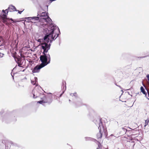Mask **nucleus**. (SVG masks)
I'll return each mask as SVG.
<instances>
[{
	"label": "nucleus",
	"instance_id": "nucleus-33",
	"mask_svg": "<svg viewBox=\"0 0 149 149\" xmlns=\"http://www.w3.org/2000/svg\"><path fill=\"white\" fill-rule=\"evenodd\" d=\"M69 102H70L71 101V100H69Z\"/></svg>",
	"mask_w": 149,
	"mask_h": 149
},
{
	"label": "nucleus",
	"instance_id": "nucleus-3",
	"mask_svg": "<svg viewBox=\"0 0 149 149\" xmlns=\"http://www.w3.org/2000/svg\"><path fill=\"white\" fill-rule=\"evenodd\" d=\"M51 44L47 45L45 42L42 44V48L43 50V55H41L40 60L42 63L41 65L45 67L50 63V56L49 54H46L48 50L49 49Z\"/></svg>",
	"mask_w": 149,
	"mask_h": 149
},
{
	"label": "nucleus",
	"instance_id": "nucleus-5",
	"mask_svg": "<svg viewBox=\"0 0 149 149\" xmlns=\"http://www.w3.org/2000/svg\"><path fill=\"white\" fill-rule=\"evenodd\" d=\"M43 97H41V100L38 102V103L42 104L43 103H51L52 101V96L48 95H43Z\"/></svg>",
	"mask_w": 149,
	"mask_h": 149
},
{
	"label": "nucleus",
	"instance_id": "nucleus-21",
	"mask_svg": "<svg viewBox=\"0 0 149 149\" xmlns=\"http://www.w3.org/2000/svg\"><path fill=\"white\" fill-rule=\"evenodd\" d=\"M147 77L148 78V80L149 82V74L147 76Z\"/></svg>",
	"mask_w": 149,
	"mask_h": 149
},
{
	"label": "nucleus",
	"instance_id": "nucleus-36",
	"mask_svg": "<svg viewBox=\"0 0 149 149\" xmlns=\"http://www.w3.org/2000/svg\"><path fill=\"white\" fill-rule=\"evenodd\" d=\"M47 8H48V6H47Z\"/></svg>",
	"mask_w": 149,
	"mask_h": 149
},
{
	"label": "nucleus",
	"instance_id": "nucleus-13",
	"mask_svg": "<svg viewBox=\"0 0 149 149\" xmlns=\"http://www.w3.org/2000/svg\"><path fill=\"white\" fill-rule=\"evenodd\" d=\"M15 60L17 63H20L22 61L21 58H15Z\"/></svg>",
	"mask_w": 149,
	"mask_h": 149
},
{
	"label": "nucleus",
	"instance_id": "nucleus-18",
	"mask_svg": "<svg viewBox=\"0 0 149 149\" xmlns=\"http://www.w3.org/2000/svg\"><path fill=\"white\" fill-rule=\"evenodd\" d=\"M147 93L148 94V98H147V99L149 100V91H148V90H147Z\"/></svg>",
	"mask_w": 149,
	"mask_h": 149
},
{
	"label": "nucleus",
	"instance_id": "nucleus-15",
	"mask_svg": "<svg viewBox=\"0 0 149 149\" xmlns=\"http://www.w3.org/2000/svg\"><path fill=\"white\" fill-rule=\"evenodd\" d=\"M85 139L86 141L92 140L93 139L91 138L87 137H85Z\"/></svg>",
	"mask_w": 149,
	"mask_h": 149
},
{
	"label": "nucleus",
	"instance_id": "nucleus-16",
	"mask_svg": "<svg viewBox=\"0 0 149 149\" xmlns=\"http://www.w3.org/2000/svg\"><path fill=\"white\" fill-rule=\"evenodd\" d=\"M149 123V120L148 119H147V120H145V125H144L145 127L146 126H147Z\"/></svg>",
	"mask_w": 149,
	"mask_h": 149
},
{
	"label": "nucleus",
	"instance_id": "nucleus-2",
	"mask_svg": "<svg viewBox=\"0 0 149 149\" xmlns=\"http://www.w3.org/2000/svg\"><path fill=\"white\" fill-rule=\"evenodd\" d=\"M27 18L28 19V20H31L32 22L36 23L39 21L40 23V26H42L43 27H48V26L46 25L51 20L46 12H42L40 14H38L37 17H30Z\"/></svg>",
	"mask_w": 149,
	"mask_h": 149
},
{
	"label": "nucleus",
	"instance_id": "nucleus-1",
	"mask_svg": "<svg viewBox=\"0 0 149 149\" xmlns=\"http://www.w3.org/2000/svg\"><path fill=\"white\" fill-rule=\"evenodd\" d=\"M45 36L43 39H39L38 40V42L42 44L43 42L47 43L50 41V43H52V41L55 40L60 34V32L59 28L56 26L51 24L48 26V27H44L43 31Z\"/></svg>",
	"mask_w": 149,
	"mask_h": 149
},
{
	"label": "nucleus",
	"instance_id": "nucleus-37",
	"mask_svg": "<svg viewBox=\"0 0 149 149\" xmlns=\"http://www.w3.org/2000/svg\"><path fill=\"white\" fill-rule=\"evenodd\" d=\"M129 90V89H128L127 90Z\"/></svg>",
	"mask_w": 149,
	"mask_h": 149
},
{
	"label": "nucleus",
	"instance_id": "nucleus-26",
	"mask_svg": "<svg viewBox=\"0 0 149 149\" xmlns=\"http://www.w3.org/2000/svg\"><path fill=\"white\" fill-rule=\"evenodd\" d=\"M64 83H65V82H63V84H62V86H63V87H64Z\"/></svg>",
	"mask_w": 149,
	"mask_h": 149
},
{
	"label": "nucleus",
	"instance_id": "nucleus-30",
	"mask_svg": "<svg viewBox=\"0 0 149 149\" xmlns=\"http://www.w3.org/2000/svg\"><path fill=\"white\" fill-rule=\"evenodd\" d=\"M110 136H113V134H111V135Z\"/></svg>",
	"mask_w": 149,
	"mask_h": 149
},
{
	"label": "nucleus",
	"instance_id": "nucleus-28",
	"mask_svg": "<svg viewBox=\"0 0 149 149\" xmlns=\"http://www.w3.org/2000/svg\"><path fill=\"white\" fill-rule=\"evenodd\" d=\"M68 146H69V147H68V148H71V146H70V145H68Z\"/></svg>",
	"mask_w": 149,
	"mask_h": 149
},
{
	"label": "nucleus",
	"instance_id": "nucleus-10",
	"mask_svg": "<svg viewBox=\"0 0 149 149\" xmlns=\"http://www.w3.org/2000/svg\"><path fill=\"white\" fill-rule=\"evenodd\" d=\"M37 78L36 77H34L33 80H31V83L32 84L34 85H36V82H37Z\"/></svg>",
	"mask_w": 149,
	"mask_h": 149
},
{
	"label": "nucleus",
	"instance_id": "nucleus-12",
	"mask_svg": "<svg viewBox=\"0 0 149 149\" xmlns=\"http://www.w3.org/2000/svg\"><path fill=\"white\" fill-rule=\"evenodd\" d=\"M5 47L4 45L1 44L0 45V51H2L4 49Z\"/></svg>",
	"mask_w": 149,
	"mask_h": 149
},
{
	"label": "nucleus",
	"instance_id": "nucleus-24",
	"mask_svg": "<svg viewBox=\"0 0 149 149\" xmlns=\"http://www.w3.org/2000/svg\"><path fill=\"white\" fill-rule=\"evenodd\" d=\"M5 11H6V10H2V12H3V13H5V14H6V12H5Z\"/></svg>",
	"mask_w": 149,
	"mask_h": 149
},
{
	"label": "nucleus",
	"instance_id": "nucleus-7",
	"mask_svg": "<svg viewBox=\"0 0 149 149\" xmlns=\"http://www.w3.org/2000/svg\"><path fill=\"white\" fill-rule=\"evenodd\" d=\"M43 67H44V66H43L42 65H41V64L40 65H37L33 68L32 70V72L33 73L38 72H39L40 69Z\"/></svg>",
	"mask_w": 149,
	"mask_h": 149
},
{
	"label": "nucleus",
	"instance_id": "nucleus-6",
	"mask_svg": "<svg viewBox=\"0 0 149 149\" xmlns=\"http://www.w3.org/2000/svg\"><path fill=\"white\" fill-rule=\"evenodd\" d=\"M6 14H3L1 16V18L2 19L3 23H6V24H8V21H9L11 20L13 22L15 23L17 21H14L12 18L10 19L7 17V16L6 15Z\"/></svg>",
	"mask_w": 149,
	"mask_h": 149
},
{
	"label": "nucleus",
	"instance_id": "nucleus-29",
	"mask_svg": "<svg viewBox=\"0 0 149 149\" xmlns=\"http://www.w3.org/2000/svg\"><path fill=\"white\" fill-rule=\"evenodd\" d=\"M118 86V87H119L120 88L122 89V88H121V87H120V86Z\"/></svg>",
	"mask_w": 149,
	"mask_h": 149
},
{
	"label": "nucleus",
	"instance_id": "nucleus-11",
	"mask_svg": "<svg viewBox=\"0 0 149 149\" xmlns=\"http://www.w3.org/2000/svg\"><path fill=\"white\" fill-rule=\"evenodd\" d=\"M127 131V130L125 128L122 127L121 128V132L122 133V134H124L126 133V132Z\"/></svg>",
	"mask_w": 149,
	"mask_h": 149
},
{
	"label": "nucleus",
	"instance_id": "nucleus-22",
	"mask_svg": "<svg viewBox=\"0 0 149 149\" xmlns=\"http://www.w3.org/2000/svg\"><path fill=\"white\" fill-rule=\"evenodd\" d=\"M18 13L20 14H21V13H22V11H19L18 10Z\"/></svg>",
	"mask_w": 149,
	"mask_h": 149
},
{
	"label": "nucleus",
	"instance_id": "nucleus-4",
	"mask_svg": "<svg viewBox=\"0 0 149 149\" xmlns=\"http://www.w3.org/2000/svg\"><path fill=\"white\" fill-rule=\"evenodd\" d=\"M96 125L98 126V129L99 130V132L97 133L96 135L97 138L98 139L102 138L103 133H105L106 132V130L104 129L101 121L100 119H98L95 122Z\"/></svg>",
	"mask_w": 149,
	"mask_h": 149
},
{
	"label": "nucleus",
	"instance_id": "nucleus-14",
	"mask_svg": "<svg viewBox=\"0 0 149 149\" xmlns=\"http://www.w3.org/2000/svg\"><path fill=\"white\" fill-rule=\"evenodd\" d=\"M70 95L72 97L74 96L75 98L77 97V95L76 93H70Z\"/></svg>",
	"mask_w": 149,
	"mask_h": 149
},
{
	"label": "nucleus",
	"instance_id": "nucleus-20",
	"mask_svg": "<svg viewBox=\"0 0 149 149\" xmlns=\"http://www.w3.org/2000/svg\"><path fill=\"white\" fill-rule=\"evenodd\" d=\"M17 63L18 64V66L19 67H21V65H22V64L21 63Z\"/></svg>",
	"mask_w": 149,
	"mask_h": 149
},
{
	"label": "nucleus",
	"instance_id": "nucleus-38",
	"mask_svg": "<svg viewBox=\"0 0 149 149\" xmlns=\"http://www.w3.org/2000/svg\"><path fill=\"white\" fill-rule=\"evenodd\" d=\"M1 114V113H0V114Z\"/></svg>",
	"mask_w": 149,
	"mask_h": 149
},
{
	"label": "nucleus",
	"instance_id": "nucleus-31",
	"mask_svg": "<svg viewBox=\"0 0 149 149\" xmlns=\"http://www.w3.org/2000/svg\"><path fill=\"white\" fill-rule=\"evenodd\" d=\"M66 86H65V90H66Z\"/></svg>",
	"mask_w": 149,
	"mask_h": 149
},
{
	"label": "nucleus",
	"instance_id": "nucleus-32",
	"mask_svg": "<svg viewBox=\"0 0 149 149\" xmlns=\"http://www.w3.org/2000/svg\"><path fill=\"white\" fill-rule=\"evenodd\" d=\"M1 39L0 38V42H1Z\"/></svg>",
	"mask_w": 149,
	"mask_h": 149
},
{
	"label": "nucleus",
	"instance_id": "nucleus-25",
	"mask_svg": "<svg viewBox=\"0 0 149 149\" xmlns=\"http://www.w3.org/2000/svg\"><path fill=\"white\" fill-rule=\"evenodd\" d=\"M147 56H149V54L146 56H142V57H141V58H144V57H147Z\"/></svg>",
	"mask_w": 149,
	"mask_h": 149
},
{
	"label": "nucleus",
	"instance_id": "nucleus-9",
	"mask_svg": "<svg viewBox=\"0 0 149 149\" xmlns=\"http://www.w3.org/2000/svg\"><path fill=\"white\" fill-rule=\"evenodd\" d=\"M141 92L144 94L145 95V96L147 98L148 97V94H147V93L145 91L144 88L143 86H141L140 88Z\"/></svg>",
	"mask_w": 149,
	"mask_h": 149
},
{
	"label": "nucleus",
	"instance_id": "nucleus-19",
	"mask_svg": "<svg viewBox=\"0 0 149 149\" xmlns=\"http://www.w3.org/2000/svg\"><path fill=\"white\" fill-rule=\"evenodd\" d=\"M100 144H99L98 145V147L97 148V149H100Z\"/></svg>",
	"mask_w": 149,
	"mask_h": 149
},
{
	"label": "nucleus",
	"instance_id": "nucleus-23",
	"mask_svg": "<svg viewBox=\"0 0 149 149\" xmlns=\"http://www.w3.org/2000/svg\"><path fill=\"white\" fill-rule=\"evenodd\" d=\"M37 97V96H35L34 94H33V98H36Z\"/></svg>",
	"mask_w": 149,
	"mask_h": 149
},
{
	"label": "nucleus",
	"instance_id": "nucleus-35",
	"mask_svg": "<svg viewBox=\"0 0 149 149\" xmlns=\"http://www.w3.org/2000/svg\"><path fill=\"white\" fill-rule=\"evenodd\" d=\"M69 149H72V148H70Z\"/></svg>",
	"mask_w": 149,
	"mask_h": 149
},
{
	"label": "nucleus",
	"instance_id": "nucleus-8",
	"mask_svg": "<svg viewBox=\"0 0 149 149\" xmlns=\"http://www.w3.org/2000/svg\"><path fill=\"white\" fill-rule=\"evenodd\" d=\"M6 11H7L6 15H7L8 12H13L14 11H17V10L15 7L12 5L9 6V7L8 9L6 10Z\"/></svg>",
	"mask_w": 149,
	"mask_h": 149
},
{
	"label": "nucleus",
	"instance_id": "nucleus-34",
	"mask_svg": "<svg viewBox=\"0 0 149 149\" xmlns=\"http://www.w3.org/2000/svg\"><path fill=\"white\" fill-rule=\"evenodd\" d=\"M106 149H108V148H106Z\"/></svg>",
	"mask_w": 149,
	"mask_h": 149
},
{
	"label": "nucleus",
	"instance_id": "nucleus-17",
	"mask_svg": "<svg viewBox=\"0 0 149 149\" xmlns=\"http://www.w3.org/2000/svg\"><path fill=\"white\" fill-rule=\"evenodd\" d=\"M2 52V51H0V58L2 57L4 55Z\"/></svg>",
	"mask_w": 149,
	"mask_h": 149
},
{
	"label": "nucleus",
	"instance_id": "nucleus-27",
	"mask_svg": "<svg viewBox=\"0 0 149 149\" xmlns=\"http://www.w3.org/2000/svg\"><path fill=\"white\" fill-rule=\"evenodd\" d=\"M63 93H64V92H63V93L60 95V97H61L62 96V94Z\"/></svg>",
	"mask_w": 149,
	"mask_h": 149
}]
</instances>
